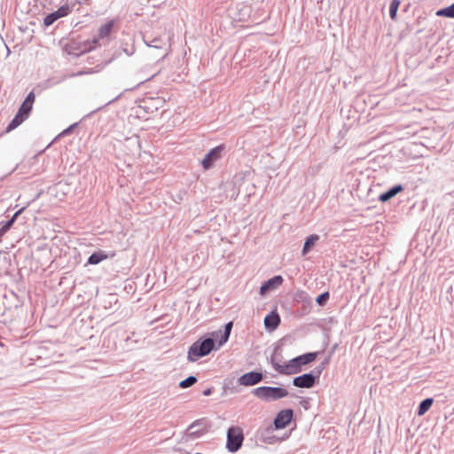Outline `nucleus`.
I'll return each instance as SVG.
<instances>
[{"label": "nucleus", "mask_w": 454, "mask_h": 454, "mask_svg": "<svg viewBox=\"0 0 454 454\" xmlns=\"http://www.w3.org/2000/svg\"><path fill=\"white\" fill-rule=\"evenodd\" d=\"M401 4L400 0H392L389 5V17L392 20H396L397 11Z\"/></svg>", "instance_id": "28"}, {"label": "nucleus", "mask_w": 454, "mask_h": 454, "mask_svg": "<svg viewBox=\"0 0 454 454\" xmlns=\"http://www.w3.org/2000/svg\"><path fill=\"white\" fill-rule=\"evenodd\" d=\"M213 392H214V387H207L205 390H203L202 394L205 396H209L212 395Z\"/></svg>", "instance_id": "39"}, {"label": "nucleus", "mask_w": 454, "mask_h": 454, "mask_svg": "<svg viewBox=\"0 0 454 454\" xmlns=\"http://www.w3.org/2000/svg\"><path fill=\"white\" fill-rule=\"evenodd\" d=\"M212 427L207 418H201L193 421L188 427V435L192 439H197L209 431Z\"/></svg>", "instance_id": "9"}, {"label": "nucleus", "mask_w": 454, "mask_h": 454, "mask_svg": "<svg viewBox=\"0 0 454 454\" xmlns=\"http://www.w3.org/2000/svg\"><path fill=\"white\" fill-rule=\"evenodd\" d=\"M338 343L333 344L328 351V356L332 357L333 355L335 353L336 349L338 348Z\"/></svg>", "instance_id": "38"}, {"label": "nucleus", "mask_w": 454, "mask_h": 454, "mask_svg": "<svg viewBox=\"0 0 454 454\" xmlns=\"http://www.w3.org/2000/svg\"><path fill=\"white\" fill-rule=\"evenodd\" d=\"M294 302L301 304L300 313L302 316L308 315L312 309V298L304 290H297L294 294Z\"/></svg>", "instance_id": "10"}, {"label": "nucleus", "mask_w": 454, "mask_h": 454, "mask_svg": "<svg viewBox=\"0 0 454 454\" xmlns=\"http://www.w3.org/2000/svg\"><path fill=\"white\" fill-rule=\"evenodd\" d=\"M319 370H311L309 372L303 373L293 379V385L300 388H311L315 387L320 379Z\"/></svg>", "instance_id": "6"}, {"label": "nucleus", "mask_w": 454, "mask_h": 454, "mask_svg": "<svg viewBox=\"0 0 454 454\" xmlns=\"http://www.w3.org/2000/svg\"><path fill=\"white\" fill-rule=\"evenodd\" d=\"M108 257L109 254L106 251L98 250L89 256L85 265H97L104 260H106Z\"/></svg>", "instance_id": "17"}, {"label": "nucleus", "mask_w": 454, "mask_h": 454, "mask_svg": "<svg viewBox=\"0 0 454 454\" xmlns=\"http://www.w3.org/2000/svg\"><path fill=\"white\" fill-rule=\"evenodd\" d=\"M332 357L329 356L328 355L326 356V357L321 362V364L315 367L314 369L317 371V370H319V375L321 376L323 371L325 370V368L326 367V365L330 363Z\"/></svg>", "instance_id": "33"}, {"label": "nucleus", "mask_w": 454, "mask_h": 454, "mask_svg": "<svg viewBox=\"0 0 454 454\" xmlns=\"http://www.w3.org/2000/svg\"><path fill=\"white\" fill-rule=\"evenodd\" d=\"M244 440L243 429L239 426H231L226 433L225 448L229 452L236 453L241 449Z\"/></svg>", "instance_id": "3"}, {"label": "nucleus", "mask_w": 454, "mask_h": 454, "mask_svg": "<svg viewBox=\"0 0 454 454\" xmlns=\"http://www.w3.org/2000/svg\"><path fill=\"white\" fill-rule=\"evenodd\" d=\"M120 49L127 55V56H132L135 51L136 48L134 45V42L132 38H129V41H121Z\"/></svg>", "instance_id": "23"}, {"label": "nucleus", "mask_w": 454, "mask_h": 454, "mask_svg": "<svg viewBox=\"0 0 454 454\" xmlns=\"http://www.w3.org/2000/svg\"><path fill=\"white\" fill-rule=\"evenodd\" d=\"M74 6V3L73 4H66L64 5H61L57 11H55L58 17L63 18L67 16L71 12L73 7Z\"/></svg>", "instance_id": "27"}, {"label": "nucleus", "mask_w": 454, "mask_h": 454, "mask_svg": "<svg viewBox=\"0 0 454 454\" xmlns=\"http://www.w3.org/2000/svg\"><path fill=\"white\" fill-rule=\"evenodd\" d=\"M264 374L261 371H250L238 378V383L243 387H252L261 383Z\"/></svg>", "instance_id": "11"}, {"label": "nucleus", "mask_w": 454, "mask_h": 454, "mask_svg": "<svg viewBox=\"0 0 454 454\" xmlns=\"http://www.w3.org/2000/svg\"><path fill=\"white\" fill-rule=\"evenodd\" d=\"M270 364H272V367L275 369V371L282 375L297 374L302 371L301 367L297 365V362H295L294 358L290 359L285 364H280L277 362L275 354L270 356Z\"/></svg>", "instance_id": "8"}, {"label": "nucleus", "mask_w": 454, "mask_h": 454, "mask_svg": "<svg viewBox=\"0 0 454 454\" xmlns=\"http://www.w3.org/2000/svg\"><path fill=\"white\" fill-rule=\"evenodd\" d=\"M121 95H122V93L119 94V95H118V96H116L114 99H112V100L108 101L105 106H108V105H110V104L114 103V101L118 100V99L121 98Z\"/></svg>", "instance_id": "40"}, {"label": "nucleus", "mask_w": 454, "mask_h": 454, "mask_svg": "<svg viewBox=\"0 0 454 454\" xmlns=\"http://www.w3.org/2000/svg\"><path fill=\"white\" fill-rule=\"evenodd\" d=\"M226 153V145L221 144L208 151L201 160V166L204 170H208L215 166V163L223 158Z\"/></svg>", "instance_id": "7"}, {"label": "nucleus", "mask_w": 454, "mask_h": 454, "mask_svg": "<svg viewBox=\"0 0 454 454\" xmlns=\"http://www.w3.org/2000/svg\"><path fill=\"white\" fill-rule=\"evenodd\" d=\"M252 394L263 402H274L289 395L286 388L282 387L262 386L252 390Z\"/></svg>", "instance_id": "2"}, {"label": "nucleus", "mask_w": 454, "mask_h": 454, "mask_svg": "<svg viewBox=\"0 0 454 454\" xmlns=\"http://www.w3.org/2000/svg\"><path fill=\"white\" fill-rule=\"evenodd\" d=\"M33 109V105L27 103L23 100L21 105L20 106L17 114L25 118L26 120L28 118L31 111Z\"/></svg>", "instance_id": "25"}, {"label": "nucleus", "mask_w": 454, "mask_h": 454, "mask_svg": "<svg viewBox=\"0 0 454 454\" xmlns=\"http://www.w3.org/2000/svg\"><path fill=\"white\" fill-rule=\"evenodd\" d=\"M434 403V399L432 397H427L423 399L419 403L416 410V414L418 416H423L426 414L428 410L431 408V406Z\"/></svg>", "instance_id": "22"}, {"label": "nucleus", "mask_w": 454, "mask_h": 454, "mask_svg": "<svg viewBox=\"0 0 454 454\" xmlns=\"http://www.w3.org/2000/svg\"><path fill=\"white\" fill-rule=\"evenodd\" d=\"M143 39L147 46L155 49H162L166 45L165 41L160 36L151 38V36L145 35Z\"/></svg>", "instance_id": "21"}, {"label": "nucleus", "mask_w": 454, "mask_h": 454, "mask_svg": "<svg viewBox=\"0 0 454 454\" xmlns=\"http://www.w3.org/2000/svg\"><path fill=\"white\" fill-rule=\"evenodd\" d=\"M35 92L34 90L30 91L27 97L25 98L24 101L27 102V103H29L31 105H34L35 103Z\"/></svg>", "instance_id": "35"}, {"label": "nucleus", "mask_w": 454, "mask_h": 454, "mask_svg": "<svg viewBox=\"0 0 454 454\" xmlns=\"http://www.w3.org/2000/svg\"><path fill=\"white\" fill-rule=\"evenodd\" d=\"M114 255H115V253H112L110 256L113 257Z\"/></svg>", "instance_id": "44"}, {"label": "nucleus", "mask_w": 454, "mask_h": 454, "mask_svg": "<svg viewBox=\"0 0 454 454\" xmlns=\"http://www.w3.org/2000/svg\"><path fill=\"white\" fill-rule=\"evenodd\" d=\"M220 332H211L200 337L189 348L187 359L189 362H196L209 355L213 350H217Z\"/></svg>", "instance_id": "1"}, {"label": "nucleus", "mask_w": 454, "mask_h": 454, "mask_svg": "<svg viewBox=\"0 0 454 454\" xmlns=\"http://www.w3.org/2000/svg\"><path fill=\"white\" fill-rule=\"evenodd\" d=\"M59 19V18L58 17L55 12L48 13L43 19V28L45 29L48 27L51 26Z\"/></svg>", "instance_id": "29"}, {"label": "nucleus", "mask_w": 454, "mask_h": 454, "mask_svg": "<svg viewBox=\"0 0 454 454\" xmlns=\"http://www.w3.org/2000/svg\"><path fill=\"white\" fill-rule=\"evenodd\" d=\"M13 220H7L0 222V239L11 230L13 225Z\"/></svg>", "instance_id": "31"}, {"label": "nucleus", "mask_w": 454, "mask_h": 454, "mask_svg": "<svg viewBox=\"0 0 454 454\" xmlns=\"http://www.w3.org/2000/svg\"><path fill=\"white\" fill-rule=\"evenodd\" d=\"M197 381L198 379L196 376L190 375L186 379L181 380L178 384V387L180 388H187L193 386Z\"/></svg>", "instance_id": "30"}, {"label": "nucleus", "mask_w": 454, "mask_h": 454, "mask_svg": "<svg viewBox=\"0 0 454 454\" xmlns=\"http://www.w3.org/2000/svg\"><path fill=\"white\" fill-rule=\"evenodd\" d=\"M97 44L98 39L96 38L92 41H84L83 43L72 40L65 45L64 51L69 55L78 57L87 51L94 50L97 47Z\"/></svg>", "instance_id": "4"}, {"label": "nucleus", "mask_w": 454, "mask_h": 454, "mask_svg": "<svg viewBox=\"0 0 454 454\" xmlns=\"http://www.w3.org/2000/svg\"><path fill=\"white\" fill-rule=\"evenodd\" d=\"M232 327L233 322L230 321L223 325V332H221V330L218 331L220 332L218 338V347L223 346L229 340Z\"/></svg>", "instance_id": "20"}, {"label": "nucleus", "mask_w": 454, "mask_h": 454, "mask_svg": "<svg viewBox=\"0 0 454 454\" xmlns=\"http://www.w3.org/2000/svg\"><path fill=\"white\" fill-rule=\"evenodd\" d=\"M283 277L281 275H276L262 284L259 294L261 295H265L266 294L277 289L283 284Z\"/></svg>", "instance_id": "13"}, {"label": "nucleus", "mask_w": 454, "mask_h": 454, "mask_svg": "<svg viewBox=\"0 0 454 454\" xmlns=\"http://www.w3.org/2000/svg\"><path fill=\"white\" fill-rule=\"evenodd\" d=\"M404 189L403 185L401 184H397L390 187L386 192L380 193L378 197V200L380 202L385 203L389 201L395 196H396L399 192H403Z\"/></svg>", "instance_id": "15"}, {"label": "nucleus", "mask_w": 454, "mask_h": 454, "mask_svg": "<svg viewBox=\"0 0 454 454\" xmlns=\"http://www.w3.org/2000/svg\"><path fill=\"white\" fill-rule=\"evenodd\" d=\"M114 24L115 21L112 20L101 25L98 28V37L95 38L98 41L99 39H105L108 37L114 29Z\"/></svg>", "instance_id": "19"}, {"label": "nucleus", "mask_w": 454, "mask_h": 454, "mask_svg": "<svg viewBox=\"0 0 454 454\" xmlns=\"http://www.w3.org/2000/svg\"><path fill=\"white\" fill-rule=\"evenodd\" d=\"M330 299V293L328 291H325L322 294H320L317 298H316V302L318 306L320 307H324L326 305L327 301H329Z\"/></svg>", "instance_id": "32"}, {"label": "nucleus", "mask_w": 454, "mask_h": 454, "mask_svg": "<svg viewBox=\"0 0 454 454\" xmlns=\"http://www.w3.org/2000/svg\"><path fill=\"white\" fill-rule=\"evenodd\" d=\"M436 16L454 19V3L436 11Z\"/></svg>", "instance_id": "24"}, {"label": "nucleus", "mask_w": 454, "mask_h": 454, "mask_svg": "<svg viewBox=\"0 0 454 454\" xmlns=\"http://www.w3.org/2000/svg\"><path fill=\"white\" fill-rule=\"evenodd\" d=\"M6 49H7V53L10 54L11 50L8 48V46H6Z\"/></svg>", "instance_id": "43"}, {"label": "nucleus", "mask_w": 454, "mask_h": 454, "mask_svg": "<svg viewBox=\"0 0 454 454\" xmlns=\"http://www.w3.org/2000/svg\"><path fill=\"white\" fill-rule=\"evenodd\" d=\"M320 237L317 234H311L305 239L303 247L301 249V255H307L315 247Z\"/></svg>", "instance_id": "18"}, {"label": "nucleus", "mask_w": 454, "mask_h": 454, "mask_svg": "<svg viewBox=\"0 0 454 454\" xmlns=\"http://www.w3.org/2000/svg\"><path fill=\"white\" fill-rule=\"evenodd\" d=\"M157 74H153L151 77H148L143 81H140L139 82H137L133 88L131 89H125L124 91H128V90H135L137 88H138L142 83H144L146 81H149V80H152Z\"/></svg>", "instance_id": "36"}, {"label": "nucleus", "mask_w": 454, "mask_h": 454, "mask_svg": "<svg viewBox=\"0 0 454 454\" xmlns=\"http://www.w3.org/2000/svg\"><path fill=\"white\" fill-rule=\"evenodd\" d=\"M78 125H79V123H78V122H74V123L71 124V125H70V126H68L67 129H64V130L59 134V136H60V137H66V136H67V135L71 134V133L74 131V129L75 128H77V127H78Z\"/></svg>", "instance_id": "34"}, {"label": "nucleus", "mask_w": 454, "mask_h": 454, "mask_svg": "<svg viewBox=\"0 0 454 454\" xmlns=\"http://www.w3.org/2000/svg\"><path fill=\"white\" fill-rule=\"evenodd\" d=\"M102 108H103V106H102V107H98L96 110H94V111L90 112V114H88L85 117H90V116H91L94 113H96V112H98V111L101 110Z\"/></svg>", "instance_id": "41"}, {"label": "nucleus", "mask_w": 454, "mask_h": 454, "mask_svg": "<svg viewBox=\"0 0 454 454\" xmlns=\"http://www.w3.org/2000/svg\"><path fill=\"white\" fill-rule=\"evenodd\" d=\"M25 121H26L25 118H23L22 116H20V114H18L16 113V114L13 117V119L7 125L6 131L10 132V131L15 129L16 128H18Z\"/></svg>", "instance_id": "26"}, {"label": "nucleus", "mask_w": 454, "mask_h": 454, "mask_svg": "<svg viewBox=\"0 0 454 454\" xmlns=\"http://www.w3.org/2000/svg\"><path fill=\"white\" fill-rule=\"evenodd\" d=\"M320 354L319 351L317 352H307L302 355L297 356L294 357L295 359V362H297V365L301 367L302 370L303 366L306 364H309L315 361L318 355Z\"/></svg>", "instance_id": "16"}, {"label": "nucleus", "mask_w": 454, "mask_h": 454, "mask_svg": "<svg viewBox=\"0 0 454 454\" xmlns=\"http://www.w3.org/2000/svg\"><path fill=\"white\" fill-rule=\"evenodd\" d=\"M275 430L278 429L274 428L272 424L265 427H260L255 433V437L261 442L270 445L286 440L289 437V434H285L283 437H278L274 434Z\"/></svg>", "instance_id": "5"}, {"label": "nucleus", "mask_w": 454, "mask_h": 454, "mask_svg": "<svg viewBox=\"0 0 454 454\" xmlns=\"http://www.w3.org/2000/svg\"><path fill=\"white\" fill-rule=\"evenodd\" d=\"M294 416V412L293 409L288 408L281 410L273 419V427L278 430L286 428L293 420Z\"/></svg>", "instance_id": "12"}, {"label": "nucleus", "mask_w": 454, "mask_h": 454, "mask_svg": "<svg viewBox=\"0 0 454 454\" xmlns=\"http://www.w3.org/2000/svg\"><path fill=\"white\" fill-rule=\"evenodd\" d=\"M26 207H23L21 208H20L19 210H17L13 215L10 218V220H13V223L16 222L17 218L19 217L20 215H21V213L25 210Z\"/></svg>", "instance_id": "37"}, {"label": "nucleus", "mask_w": 454, "mask_h": 454, "mask_svg": "<svg viewBox=\"0 0 454 454\" xmlns=\"http://www.w3.org/2000/svg\"><path fill=\"white\" fill-rule=\"evenodd\" d=\"M83 74H84V72H79V73L76 74V75H82Z\"/></svg>", "instance_id": "42"}, {"label": "nucleus", "mask_w": 454, "mask_h": 454, "mask_svg": "<svg viewBox=\"0 0 454 454\" xmlns=\"http://www.w3.org/2000/svg\"><path fill=\"white\" fill-rule=\"evenodd\" d=\"M281 318L277 310H272L264 317V327L269 332L275 331L280 325Z\"/></svg>", "instance_id": "14"}]
</instances>
